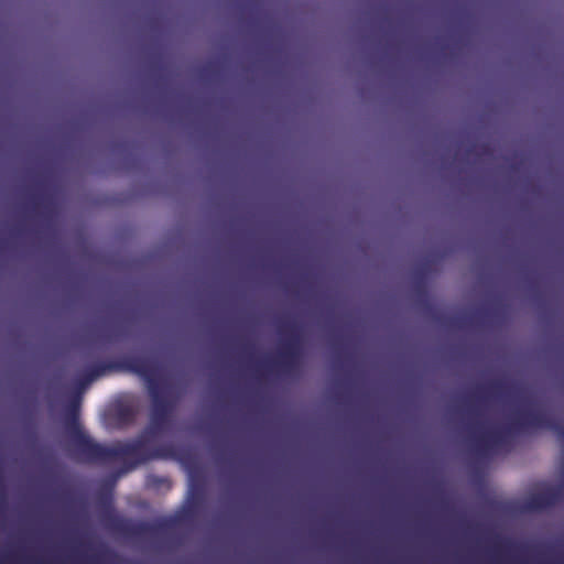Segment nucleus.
<instances>
[{
  "label": "nucleus",
  "instance_id": "nucleus-16",
  "mask_svg": "<svg viewBox=\"0 0 564 564\" xmlns=\"http://www.w3.org/2000/svg\"><path fill=\"white\" fill-rule=\"evenodd\" d=\"M486 398L485 393H481V391H479V393L476 395V399L481 401Z\"/></svg>",
  "mask_w": 564,
  "mask_h": 564
},
{
  "label": "nucleus",
  "instance_id": "nucleus-23",
  "mask_svg": "<svg viewBox=\"0 0 564 564\" xmlns=\"http://www.w3.org/2000/svg\"><path fill=\"white\" fill-rule=\"evenodd\" d=\"M218 458H219V459H223L224 457H223V456H219Z\"/></svg>",
  "mask_w": 564,
  "mask_h": 564
},
{
  "label": "nucleus",
  "instance_id": "nucleus-25",
  "mask_svg": "<svg viewBox=\"0 0 564 564\" xmlns=\"http://www.w3.org/2000/svg\"><path fill=\"white\" fill-rule=\"evenodd\" d=\"M43 462H44V463H47L48 460H47V459H44Z\"/></svg>",
  "mask_w": 564,
  "mask_h": 564
},
{
  "label": "nucleus",
  "instance_id": "nucleus-13",
  "mask_svg": "<svg viewBox=\"0 0 564 564\" xmlns=\"http://www.w3.org/2000/svg\"><path fill=\"white\" fill-rule=\"evenodd\" d=\"M180 464H182L184 467H189V465L192 463H196L197 460H185V459H182V460H177Z\"/></svg>",
  "mask_w": 564,
  "mask_h": 564
},
{
  "label": "nucleus",
  "instance_id": "nucleus-22",
  "mask_svg": "<svg viewBox=\"0 0 564 564\" xmlns=\"http://www.w3.org/2000/svg\"><path fill=\"white\" fill-rule=\"evenodd\" d=\"M36 458H37V459H41L42 457H41V456H37Z\"/></svg>",
  "mask_w": 564,
  "mask_h": 564
},
{
  "label": "nucleus",
  "instance_id": "nucleus-2",
  "mask_svg": "<svg viewBox=\"0 0 564 564\" xmlns=\"http://www.w3.org/2000/svg\"><path fill=\"white\" fill-rule=\"evenodd\" d=\"M64 431L69 449L77 458H120L116 448L96 442L79 422V402L73 400L66 409Z\"/></svg>",
  "mask_w": 564,
  "mask_h": 564
},
{
  "label": "nucleus",
  "instance_id": "nucleus-27",
  "mask_svg": "<svg viewBox=\"0 0 564 564\" xmlns=\"http://www.w3.org/2000/svg\"><path fill=\"white\" fill-rule=\"evenodd\" d=\"M6 460H0V463H4Z\"/></svg>",
  "mask_w": 564,
  "mask_h": 564
},
{
  "label": "nucleus",
  "instance_id": "nucleus-12",
  "mask_svg": "<svg viewBox=\"0 0 564 564\" xmlns=\"http://www.w3.org/2000/svg\"><path fill=\"white\" fill-rule=\"evenodd\" d=\"M123 462L128 463V469H133V468L138 467L139 465L147 463L148 460L135 459V460H123Z\"/></svg>",
  "mask_w": 564,
  "mask_h": 564
},
{
  "label": "nucleus",
  "instance_id": "nucleus-26",
  "mask_svg": "<svg viewBox=\"0 0 564 564\" xmlns=\"http://www.w3.org/2000/svg\"><path fill=\"white\" fill-rule=\"evenodd\" d=\"M430 462H431V463H434L435 460H434V459H431Z\"/></svg>",
  "mask_w": 564,
  "mask_h": 564
},
{
  "label": "nucleus",
  "instance_id": "nucleus-24",
  "mask_svg": "<svg viewBox=\"0 0 564 564\" xmlns=\"http://www.w3.org/2000/svg\"><path fill=\"white\" fill-rule=\"evenodd\" d=\"M13 462H14V463H18L19 460H18V459H14Z\"/></svg>",
  "mask_w": 564,
  "mask_h": 564
},
{
  "label": "nucleus",
  "instance_id": "nucleus-6",
  "mask_svg": "<svg viewBox=\"0 0 564 564\" xmlns=\"http://www.w3.org/2000/svg\"><path fill=\"white\" fill-rule=\"evenodd\" d=\"M148 390L152 400L151 425L155 430H162L169 421L171 403L162 394L159 384H152Z\"/></svg>",
  "mask_w": 564,
  "mask_h": 564
},
{
  "label": "nucleus",
  "instance_id": "nucleus-4",
  "mask_svg": "<svg viewBox=\"0 0 564 564\" xmlns=\"http://www.w3.org/2000/svg\"><path fill=\"white\" fill-rule=\"evenodd\" d=\"M288 328L290 336L282 345L280 358L275 361V366L282 373L291 376L297 372L300 368L302 343L297 327L294 324H289Z\"/></svg>",
  "mask_w": 564,
  "mask_h": 564
},
{
  "label": "nucleus",
  "instance_id": "nucleus-7",
  "mask_svg": "<svg viewBox=\"0 0 564 564\" xmlns=\"http://www.w3.org/2000/svg\"><path fill=\"white\" fill-rule=\"evenodd\" d=\"M167 528V521L160 520L155 522H139L131 528V533L134 535H156Z\"/></svg>",
  "mask_w": 564,
  "mask_h": 564
},
{
  "label": "nucleus",
  "instance_id": "nucleus-9",
  "mask_svg": "<svg viewBox=\"0 0 564 564\" xmlns=\"http://www.w3.org/2000/svg\"><path fill=\"white\" fill-rule=\"evenodd\" d=\"M503 390H505V384L500 381H495V382L490 383L486 389H484V391L487 394H491V395H501L503 393Z\"/></svg>",
  "mask_w": 564,
  "mask_h": 564
},
{
  "label": "nucleus",
  "instance_id": "nucleus-18",
  "mask_svg": "<svg viewBox=\"0 0 564 564\" xmlns=\"http://www.w3.org/2000/svg\"><path fill=\"white\" fill-rule=\"evenodd\" d=\"M229 462L231 463L232 460H229ZM341 462L349 464V463H352L354 460L347 459V460H341Z\"/></svg>",
  "mask_w": 564,
  "mask_h": 564
},
{
  "label": "nucleus",
  "instance_id": "nucleus-21",
  "mask_svg": "<svg viewBox=\"0 0 564 564\" xmlns=\"http://www.w3.org/2000/svg\"><path fill=\"white\" fill-rule=\"evenodd\" d=\"M3 497H4V494L2 492V494L0 495V498H1V499H3Z\"/></svg>",
  "mask_w": 564,
  "mask_h": 564
},
{
  "label": "nucleus",
  "instance_id": "nucleus-14",
  "mask_svg": "<svg viewBox=\"0 0 564 564\" xmlns=\"http://www.w3.org/2000/svg\"><path fill=\"white\" fill-rule=\"evenodd\" d=\"M122 452L126 455H131L134 452V447L133 446H127Z\"/></svg>",
  "mask_w": 564,
  "mask_h": 564
},
{
  "label": "nucleus",
  "instance_id": "nucleus-10",
  "mask_svg": "<svg viewBox=\"0 0 564 564\" xmlns=\"http://www.w3.org/2000/svg\"><path fill=\"white\" fill-rule=\"evenodd\" d=\"M45 207H46V204L43 198L36 197L32 202V210L36 214H42V209Z\"/></svg>",
  "mask_w": 564,
  "mask_h": 564
},
{
  "label": "nucleus",
  "instance_id": "nucleus-17",
  "mask_svg": "<svg viewBox=\"0 0 564 564\" xmlns=\"http://www.w3.org/2000/svg\"><path fill=\"white\" fill-rule=\"evenodd\" d=\"M473 463H489L490 460H479V459H476V460H471Z\"/></svg>",
  "mask_w": 564,
  "mask_h": 564
},
{
  "label": "nucleus",
  "instance_id": "nucleus-1",
  "mask_svg": "<svg viewBox=\"0 0 564 564\" xmlns=\"http://www.w3.org/2000/svg\"><path fill=\"white\" fill-rule=\"evenodd\" d=\"M553 421L541 410L518 412L503 427H478L473 431V441L481 449H491L500 445L508 435L525 434L538 429H552Z\"/></svg>",
  "mask_w": 564,
  "mask_h": 564
},
{
  "label": "nucleus",
  "instance_id": "nucleus-3",
  "mask_svg": "<svg viewBox=\"0 0 564 564\" xmlns=\"http://www.w3.org/2000/svg\"><path fill=\"white\" fill-rule=\"evenodd\" d=\"M112 370L128 371L142 377L147 381L148 389H150L152 384H159L156 381V369L153 362L145 357L139 356L126 357L118 361L94 364L86 368L80 384H88Z\"/></svg>",
  "mask_w": 564,
  "mask_h": 564
},
{
  "label": "nucleus",
  "instance_id": "nucleus-5",
  "mask_svg": "<svg viewBox=\"0 0 564 564\" xmlns=\"http://www.w3.org/2000/svg\"><path fill=\"white\" fill-rule=\"evenodd\" d=\"M563 497L561 487H545L531 494L523 502V510L529 512L543 511L554 507Z\"/></svg>",
  "mask_w": 564,
  "mask_h": 564
},
{
  "label": "nucleus",
  "instance_id": "nucleus-11",
  "mask_svg": "<svg viewBox=\"0 0 564 564\" xmlns=\"http://www.w3.org/2000/svg\"><path fill=\"white\" fill-rule=\"evenodd\" d=\"M141 458H178V459H182V458H192L191 456H185V455H182L180 452H178V455L174 454V453H171L169 455H153V456H142Z\"/></svg>",
  "mask_w": 564,
  "mask_h": 564
},
{
  "label": "nucleus",
  "instance_id": "nucleus-19",
  "mask_svg": "<svg viewBox=\"0 0 564 564\" xmlns=\"http://www.w3.org/2000/svg\"><path fill=\"white\" fill-rule=\"evenodd\" d=\"M84 463H95L96 460H89V459H86V460H83Z\"/></svg>",
  "mask_w": 564,
  "mask_h": 564
},
{
  "label": "nucleus",
  "instance_id": "nucleus-15",
  "mask_svg": "<svg viewBox=\"0 0 564 564\" xmlns=\"http://www.w3.org/2000/svg\"><path fill=\"white\" fill-rule=\"evenodd\" d=\"M509 546V543H506V544H497L496 545V549L497 550H507Z\"/></svg>",
  "mask_w": 564,
  "mask_h": 564
},
{
  "label": "nucleus",
  "instance_id": "nucleus-20",
  "mask_svg": "<svg viewBox=\"0 0 564 564\" xmlns=\"http://www.w3.org/2000/svg\"><path fill=\"white\" fill-rule=\"evenodd\" d=\"M345 458H350V459H354V456H346Z\"/></svg>",
  "mask_w": 564,
  "mask_h": 564
},
{
  "label": "nucleus",
  "instance_id": "nucleus-8",
  "mask_svg": "<svg viewBox=\"0 0 564 564\" xmlns=\"http://www.w3.org/2000/svg\"><path fill=\"white\" fill-rule=\"evenodd\" d=\"M203 499H204L203 487L195 484V481H194L191 487L188 503L191 507H195V506H198L199 503H202Z\"/></svg>",
  "mask_w": 564,
  "mask_h": 564
}]
</instances>
